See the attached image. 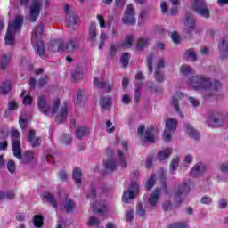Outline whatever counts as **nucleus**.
Segmentation results:
<instances>
[{"label": "nucleus", "mask_w": 228, "mask_h": 228, "mask_svg": "<svg viewBox=\"0 0 228 228\" xmlns=\"http://www.w3.org/2000/svg\"><path fill=\"white\" fill-rule=\"evenodd\" d=\"M188 85L192 90H220L222 88L220 82H211L206 77H192L189 79Z\"/></svg>", "instance_id": "2"}, {"label": "nucleus", "mask_w": 228, "mask_h": 228, "mask_svg": "<svg viewBox=\"0 0 228 228\" xmlns=\"http://www.w3.org/2000/svg\"><path fill=\"white\" fill-rule=\"evenodd\" d=\"M35 130H30L28 133V142L32 147H38L40 145V138L35 136Z\"/></svg>", "instance_id": "20"}, {"label": "nucleus", "mask_w": 228, "mask_h": 228, "mask_svg": "<svg viewBox=\"0 0 228 228\" xmlns=\"http://www.w3.org/2000/svg\"><path fill=\"white\" fill-rule=\"evenodd\" d=\"M156 183V175H152L151 178L146 183V189L151 190Z\"/></svg>", "instance_id": "40"}, {"label": "nucleus", "mask_w": 228, "mask_h": 228, "mask_svg": "<svg viewBox=\"0 0 228 228\" xmlns=\"http://www.w3.org/2000/svg\"><path fill=\"white\" fill-rule=\"evenodd\" d=\"M190 188H191V183H183V185L181 187L180 191L177 192L175 200L181 197V193H186L187 191H190Z\"/></svg>", "instance_id": "30"}, {"label": "nucleus", "mask_w": 228, "mask_h": 228, "mask_svg": "<svg viewBox=\"0 0 228 228\" xmlns=\"http://www.w3.org/2000/svg\"><path fill=\"white\" fill-rule=\"evenodd\" d=\"M22 22V16H17L12 23V21L9 22L7 33L5 35L6 45H15V35L20 31Z\"/></svg>", "instance_id": "3"}, {"label": "nucleus", "mask_w": 228, "mask_h": 228, "mask_svg": "<svg viewBox=\"0 0 228 228\" xmlns=\"http://www.w3.org/2000/svg\"><path fill=\"white\" fill-rule=\"evenodd\" d=\"M87 225L89 227H94L95 225H99V219L95 216H91L87 222Z\"/></svg>", "instance_id": "44"}, {"label": "nucleus", "mask_w": 228, "mask_h": 228, "mask_svg": "<svg viewBox=\"0 0 228 228\" xmlns=\"http://www.w3.org/2000/svg\"><path fill=\"white\" fill-rule=\"evenodd\" d=\"M96 29L95 23H91L89 27V38H91V40H95V37H97V33L95 32Z\"/></svg>", "instance_id": "31"}, {"label": "nucleus", "mask_w": 228, "mask_h": 228, "mask_svg": "<svg viewBox=\"0 0 228 228\" xmlns=\"http://www.w3.org/2000/svg\"><path fill=\"white\" fill-rule=\"evenodd\" d=\"M107 133H113L115 131V126L110 121L106 122Z\"/></svg>", "instance_id": "53"}, {"label": "nucleus", "mask_w": 228, "mask_h": 228, "mask_svg": "<svg viewBox=\"0 0 228 228\" xmlns=\"http://www.w3.org/2000/svg\"><path fill=\"white\" fill-rule=\"evenodd\" d=\"M185 28L189 33H191L195 29V20L193 18H187L185 21Z\"/></svg>", "instance_id": "27"}, {"label": "nucleus", "mask_w": 228, "mask_h": 228, "mask_svg": "<svg viewBox=\"0 0 228 228\" xmlns=\"http://www.w3.org/2000/svg\"><path fill=\"white\" fill-rule=\"evenodd\" d=\"M185 58L187 60H190V61H195V60H197V54H195V52H193V50L189 49L185 53Z\"/></svg>", "instance_id": "35"}, {"label": "nucleus", "mask_w": 228, "mask_h": 228, "mask_svg": "<svg viewBox=\"0 0 228 228\" xmlns=\"http://www.w3.org/2000/svg\"><path fill=\"white\" fill-rule=\"evenodd\" d=\"M44 199H45V200H47V202H49L50 204H52V206L53 208H56V201L54 200V198L53 197V195H51V193L49 192H45L43 194Z\"/></svg>", "instance_id": "33"}, {"label": "nucleus", "mask_w": 228, "mask_h": 228, "mask_svg": "<svg viewBox=\"0 0 228 228\" xmlns=\"http://www.w3.org/2000/svg\"><path fill=\"white\" fill-rule=\"evenodd\" d=\"M211 202H213V200H211L210 197H203L201 199V203L202 204H211Z\"/></svg>", "instance_id": "62"}, {"label": "nucleus", "mask_w": 228, "mask_h": 228, "mask_svg": "<svg viewBox=\"0 0 228 228\" xmlns=\"http://www.w3.org/2000/svg\"><path fill=\"white\" fill-rule=\"evenodd\" d=\"M219 49H228V42L226 40H224L222 44L219 45Z\"/></svg>", "instance_id": "63"}, {"label": "nucleus", "mask_w": 228, "mask_h": 228, "mask_svg": "<svg viewBox=\"0 0 228 228\" xmlns=\"http://www.w3.org/2000/svg\"><path fill=\"white\" fill-rule=\"evenodd\" d=\"M11 136L12 139V152L15 158L20 159V142L15 138H20V134L18 130L12 128L11 131Z\"/></svg>", "instance_id": "7"}, {"label": "nucleus", "mask_w": 228, "mask_h": 228, "mask_svg": "<svg viewBox=\"0 0 228 228\" xmlns=\"http://www.w3.org/2000/svg\"><path fill=\"white\" fill-rule=\"evenodd\" d=\"M133 215H134V211L129 210L126 216V219L127 222H131L133 220Z\"/></svg>", "instance_id": "60"}, {"label": "nucleus", "mask_w": 228, "mask_h": 228, "mask_svg": "<svg viewBox=\"0 0 228 228\" xmlns=\"http://www.w3.org/2000/svg\"><path fill=\"white\" fill-rule=\"evenodd\" d=\"M208 126H210V127H218V126H222V121L216 118H212L208 121Z\"/></svg>", "instance_id": "38"}, {"label": "nucleus", "mask_w": 228, "mask_h": 228, "mask_svg": "<svg viewBox=\"0 0 228 228\" xmlns=\"http://www.w3.org/2000/svg\"><path fill=\"white\" fill-rule=\"evenodd\" d=\"M108 38V37L106 36V34L104 33H101L100 35V45H99V49H102V45H104V41Z\"/></svg>", "instance_id": "52"}, {"label": "nucleus", "mask_w": 228, "mask_h": 228, "mask_svg": "<svg viewBox=\"0 0 228 228\" xmlns=\"http://www.w3.org/2000/svg\"><path fill=\"white\" fill-rule=\"evenodd\" d=\"M44 31V27L39 25L32 32V45L36 47L37 53L41 58H44V42H42V33Z\"/></svg>", "instance_id": "4"}, {"label": "nucleus", "mask_w": 228, "mask_h": 228, "mask_svg": "<svg viewBox=\"0 0 228 228\" xmlns=\"http://www.w3.org/2000/svg\"><path fill=\"white\" fill-rule=\"evenodd\" d=\"M94 85L97 88H102L103 90H107V92H110L111 88H113V86H110V84L99 80V78H94Z\"/></svg>", "instance_id": "17"}, {"label": "nucleus", "mask_w": 228, "mask_h": 228, "mask_svg": "<svg viewBox=\"0 0 228 228\" xmlns=\"http://www.w3.org/2000/svg\"><path fill=\"white\" fill-rule=\"evenodd\" d=\"M105 170H115L117 168V165H118L121 168H126L127 167V161H126V153L118 151V159L117 163L112 159L109 160H105L103 162Z\"/></svg>", "instance_id": "5"}, {"label": "nucleus", "mask_w": 228, "mask_h": 228, "mask_svg": "<svg viewBox=\"0 0 228 228\" xmlns=\"http://www.w3.org/2000/svg\"><path fill=\"white\" fill-rule=\"evenodd\" d=\"M219 168L221 172H228V163L222 164Z\"/></svg>", "instance_id": "64"}, {"label": "nucleus", "mask_w": 228, "mask_h": 228, "mask_svg": "<svg viewBox=\"0 0 228 228\" xmlns=\"http://www.w3.org/2000/svg\"><path fill=\"white\" fill-rule=\"evenodd\" d=\"M205 170H206V166H204V164H202V163L197 164L191 170V175H192V177H197L199 175H202V173Z\"/></svg>", "instance_id": "16"}, {"label": "nucleus", "mask_w": 228, "mask_h": 228, "mask_svg": "<svg viewBox=\"0 0 228 228\" xmlns=\"http://www.w3.org/2000/svg\"><path fill=\"white\" fill-rule=\"evenodd\" d=\"M21 97H23V104L25 106L31 105V102H32L33 99L31 98V95L26 94V91H23L21 93Z\"/></svg>", "instance_id": "32"}, {"label": "nucleus", "mask_w": 228, "mask_h": 228, "mask_svg": "<svg viewBox=\"0 0 228 228\" xmlns=\"http://www.w3.org/2000/svg\"><path fill=\"white\" fill-rule=\"evenodd\" d=\"M74 49H76V43L73 41L69 42L67 45V51H69V53H72Z\"/></svg>", "instance_id": "54"}, {"label": "nucleus", "mask_w": 228, "mask_h": 228, "mask_svg": "<svg viewBox=\"0 0 228 228\" xmlns=\"http://www.w3.org/2000/svg\"><path fill=\"white\" fill-rule=\"evenodd\" d=\"M64 209L68 213H70V211H72V209H74V202L70 200H66L65 205H64Z\"/></svg>", "instance_id": "42"}, {"label": "nucleus", "mask_w": 228, "mask_h": 228, "mask_svg": "<svg viewBox=\"0 0 228 228\" xmlns=\"http://www.w3.org/2000/svg\"><path fill=\"white\" fill-rule=\"evenodd\" d=\"M122 102L124 104H129V102H131V97L129 95H127V94H124L122 96Z\"/></svg>", "instance_id": "59"}, {"label": "nucleus", "mask_w": 228, "mask_h": 228, "mask_svg": "<svg viewBox=\"0 0 228 228\" xmlns=\"http://www.w3.org/2000/svg\"><path fill=\"white\" fill-rule=\"evenodd\" d=\"M7 168L9 170V172H11V174H13V172H15V162H13V160H10L7 164Z\"/></svg>", "instance_id": "50"}, {"label": "nucleus", "mask_w": 228, "mask_h": 228, "mask_svg": "<svg viewBox=\"0 0 228 228\" xmlns=\"http://www.w3.org/2000/svg\"><path fill=\"white\" fill-rule=\"evenodd\" d=\"M163 67H165V61L163 60H160L155 70V79L159 83H161V81H163L164 79L163 73H161V69H163Z\"/></svg>", "instance_id": "15"}, {"label": "nucleus", "mask_w": 228, "mask_h": 228, "mask_svg": "<svg viewBox=\"0 0 228 228\" xmlns=\"http://www.w3.org/2000/svg\"><path fill=\"white\" fill-rule=\"evenodd\" d=\"M11 60H12V55L4 54L0 61V68L6 69V67H8V65H10Z\"/></svg>", "instance_id": "26"}, {"label": "nucleus", "mask_w": 228, "mask_h": 228, "mask_svg": "<svg viewBox=\"0 0 228 228\" xmlns=\"http://www.w3.org/2000/svg\"><path fill=\"white\" fill-rule=\"evenodd\" d=\"M93 211L95 213H106L108 211V207L102 203L95 202L92 204Z\"/></svg>", "instance_id": "21"}, {"label": "nucleus", "mask_w": 228, "mask_h": 228, "mask_svg": "<svg viewBox=\"0 0 228 228\" xmlns=\"http://www.w3.org/2000/svg\"><path fill=\"white\" fill-rule=\"evenodd\" d=\"M38 110L44 115H47L48 117H53V115H56V122L61 124V122H65L67 120V103H64L60 110V100H55L53 102V108L49 107V103H47V100L45 97L39 96L37 102Z\"/></svg>", "instance_id": "1"}, {"label": "nucleus", "mask_w": 228, "mask_h": 228, "mask_svg": "<svg viewBox=\"0 0 228 228\" xmlns=\"http://www.w3.org/2000/svg\"><path fill=\"white\" fill-rule=\"evenodd\" d=\"M30 116L29 114L24 113L22 112L20 115V126L21 127V129H26V127H28V121L29 120Z\"/></svg>", "instance_id": "22"}, {"label": "nucleus", "mask_w": 228, "mask_h": 228, "mask_svg": "<svg viewBox=\"0 0 228 228\" xmlns=\"http://www.w3.org/2000/svg\"><path fill=\"white\" fill-rule=\"evenodd\" d=\"M9 110H17L19 108V103L15 100L9 101L8 103Z\"/></svg>", "instance_id": "49"}, {"label": "nucleus", "mask_w": 228, "mask_h": 228, "mask_svg": "<svg viewBox=\"0 0 228 228\" xmlns=\"http://www.w3.org/2000/svg\"><path fill=\"white\" fill-rule=\"evenodd\" d=\"M120 63L121 65H123V67H127V65L129 64V53H125L122 54Z\"/></svg>", "instance_id": "39"}, {"label": "nucleus", "mask_w": 228, "mask_h": 228, "mask_svg": "<svg viewBox=\"0 0 228 228\" xmlns=\"http://www.w3.org/2000/svg\"><path fill=\"white\" fill-rule=\"evenodd\" d=\"M171 38L175 44H179V42H181V37H179V34L175 31L171 33Z\"/></svg>", "instance_id": "48"}, {"label": "nucleus", "mask_w": 228, "mask_h": 228, "mask_svg": "<svg viewBox=\"0 0 228 228\" xmlns=\"http://www.w3.org/2000/svg\"><path fill=\"white\" fill-rule=\"evenodd\" d=\"M147 65L150 72H152V55H150L147 59Z\"/></svg>", "instance_id": "57"}, {"label": "nucleus", "mask_w": 228, "mask_h": 228, "mask_svg": "<svg viewBox=\"0 0 228 228\" xmlns=\"http://www.w3.org/2000/svg\"><path fill=\"white\" fill-rule=\"evenodd\" d=\"M191 3L192 10H194L198 15L208 19L209 9L206 6V0H191Z\"/></svg>", "instance_id": "6"}, {"label": "nucleus", "mask_w": 228, "mask_h": 228, "mask_svg": "<svg viewBox=\"0 0 228 228\" xmlns=\"http://www.w3.org/2000/svg\"><path fill=\"white\" fill-rule=\"evenodd\" d=\"M88 133H90V130L88 128L83 126L77 130L76 136H77V138H78V140H81V138H83V136H86V134H88Z\"/></svg>", "instance_id": "28"}, {"label": "nucleus", "mask_w": 228, "mask_h": 228, "mask_svg": "<svg viewBox=\"0 0 228 228\" xmlns=\"http://www.w3.org/2000/svg\"><path fill=\"white\" fill-rule=\"evenodd\" d=\"M168 228H186V224L183 223H175V224H170Z\"/></svg>", "instance_id": "56"}, {"label": "nucleus", "mask_w": 228, "mask_h": 228, "mask_svg": "<svg viewBox=\"0 0 228 228\" xmlns=\"http://www.w3.org/2000/svg\"><path fill=\"white\" fill-rule=\"evenodd\" d=\"M95 198V187L91 185V188L87 193V199H94Z\"/></svg>", "instance_id": "51"}, {"label": "nucleus", "mask_w": 228, "mask_h": 228, "mask_svg": "<svg viewBox=\"0 0 228 228\" xmlns=\"http://www.w3.org/2000/svg\"><path fill=\"white\" fill-rule=\"evenodd\" d=\"M12 90V84L10 82H5L1 84L0 86V94L4 95V94H8Z\"/></svg>", "instance_id": "29"}, {"label": "nucleus", "mask_w": 228, "mask_h": 228, "mask_svg": "<svg viewBox=\"0 0 228 228\" xmlns=\"http://www.w3.org/2000/svg\"><path fill=\"white\" fill-rule=\"evenodd\" d=\"M52 47H57V51H63V41L61 39L54 41Z\"/></svg>", "instance_id": "43"}, {"label": "nucleus", "mask_w": 228, "mask_h": 228, "mask_svg": "<svg viewBox=\"0 0 228 228\" xmlns=\"http://www.w3.org/2000/svg\"><path fill=\"white\" fill-rule=\"evenodd\" d=\"M180 71L184 76H187V74H191L193 72V69L191 68H190V66L183 65L181 67Z\"/></svg>", "instance_id": "45"}, {"label": "nucleus", "mask_w": 228, "mask_h": 228, "mask_svg": "<svg viewBox=\"0 0 228 228\" xmlns=\"http://www.w3.org/2000/svg\"><path fill=\"white\" fill-rule=\"evenodd\" d=\"M115 4L118 8H122L126 4V0H115Z\"/></svg>", "instance_id": "61"}, {"label": "nucleus", "mask_w": 228, "mask_h": 228, "mask_svg": "<svg viewBox=\"0 0 228 228\" xmlns=\"http://www.w3.org/2000/svg\"><path fill=\"white\" fill-rule=\"evenodd\" d=\"M139 185L138 183L134 182L132 183L131 186L128 190L125 191L122 196L123 202H126V204H129L131 200L136 197V193H138Z\"/></svg>", "instance_id": "9"}, {"label": "nucleus", "mask_w": 228, "mask_h": 228, "mask_svg": "<svg viewBox=\"0 0 228 228\" xmlns=\"http://www.w3.org/2000/svg\"><path fill=\"white\" fill-rule=\"evenodd\" d=\"M64 12L67 15V19H66L67 27L74 28V26L77 25L79 20L77 19V15L76 14V12L70 11V6L69 5L64 6Z\"/></svg>", "instance_id": "11"}, {"label": "nucleus", "mask_w": 228, "mask_h": 228, "mask_svg": "<svg viewBox=\"0 0 228 228\" xmlns=\"http://www.w3.org/2000/svg\"><path fill=\"white\" fill-rule=\"evenodd\" d=\"M185 131L187 134L190 136V138H194V140H199V138L200 137V134H199V132L195 130L191 125H186Z\"/></svg>", "instance_id": "18"}, {"label": "nucleus", "mask_w": 228, "mask_h": 228, "mask_svg": "<svg viewBox=\"0 0 228 228\" xmlns=\"http://www.w3.org/2000/svg\"><path fill=\"white\" fill-rule=\"evenodd\" d=\"M142 79H143V74H142V72H137L135 75V94H134V97L137 100L140 97V90L142 88Z\"/></svg>", "instance_id": "14"}, {"label": "nucleus", "mask_w": 228, "mask_h": 228, "mask_svg": "<svg viewBox=\"0 0 228 228\" xmlns=\"http://www.w3.org/2000/svg\"><path fill=\"white\" fill-rule=\"evenodd\" d=\"M100 106L102 108H110L111 106V99L110 97L101 98Z\"/></svg>", "instance_id": "34"}, {"label": "nucleus", "mask_w": 228, "mask_h": 228, "mask_svg": "<svg viewBox=\"0 0 228 228\" xmlns=\"http://www.w3.org/2000/svg\"><path fill=\"white\" fill-rule=\"evenodd\" d=\"M156 134H158V131L156 130V128H148L144 133L143 141L147 143H154L156 140Z\"/></svg>", "instance_id": "13"}, {"label": "nucleus", "mask_w": 228, "mask_h": 228, "mask_svg": "<svg viewBox=\"0 0 228 228\" xmlns=\"http://www.w3.org/2000/svg\"><path fill=\"white\" fill-rule=\"evenodd\" d=\"M122 22L124 24H129V25L135 24V22H136V20L134 19V8L133 7V5L131 4H129L126 6L125 14L122 18Z\"/></svg>", "instance_id": "12"}, {"label": "nucleus", "mask_w": 228, "mask_h": 228, "mask_svg": "<svg viewBox=\"0 0 228 228\" xmlns=\"http://www.w3.org/2000/svg\"><path fill=\"white\" fill-rule=\"evenodd\" d=\"M147 44H149V40L145 38H141L137 43V49H143V47H147Z\"/></svg>", "instance_id": "46"}, {"label": "nucleus", "mask_w": 228, "mask_h": 228, "mask_svg": "<svg viewBox=\"0 0 228 228\" xmlns=\"http://www.w3.org/2000/svg\"><path fill=\"white\" fill-rule=\"evenodd\" d=\"M179 157L174 158L171 164H170V172L171 174H174V172L175 171V168H177V167L179 166Z\"/></svg>", "instance_id": "36"}, {"label": "nucleus", "mask_w": 228, "mask_h": 228, "mask_svg": "<svg viewBox=\"0 0 228 228\" xmlns=\"http://www.w3.org/2000/svg\"><path fill=\"white\" fill-rule=\"evenodd\" d=\"M177 129V120L167 119L166 121V128L163 134V140L165 142H170L172 140V133Z\"/></svg>", "instance_id": "8"}, {"label": "nucleus", "mask_w": 228, "mask_h": 228, "mask_svg": "<svg viewBox=\"0 0 228 228\" xmlns=\"http://www.w3.org/2000/svg\"><path fill=\"white\" fill-rule=\"evenodd\" d=\"M33 158H35V155L32 151H28L23 153V156L22 151H20V159H21L22 163H29V161H33Z\"/></svg>", "instance_id": "23"}, {"label": "nucleus", "mask_w": 228, "mask_h": 228, "mask_svg": "<svg viewBox=\"0 0 228 228\" xmlns=\"http://www.w3.org/2000/svg\"><path fill=\"white\" fill-rule=\"evenodd\" d=\"M42 8V0H33L29 7V20L30 22H37L38 15H40V10Z\"/></svg>", "instance_id": "10"}, {"label": "nucleus", "mask_w": 228, "mask_h": 228, "mask_svg": "<svg viewBox=\"0 0 228 228\" xmlns=\"http://www.w3.org/2000/svg\"><path fill=\"white\" fill-rule=\"evenodd\" d=\"M82 176H83V174L81 173V169L78 167H75L73 170V179L76 184H79V183H81Z\"/></svg>", "instance_id": "25"}, {"label": "nucleus", "mask_w": 228, "mask_h": 228, "mask_svg": "<svg viewBox=\"0 0 228 228\" xmlns=\"http://www.w3.org/2000/svg\"><path fill=\"white\" fill-rule=\"evenodd\" d=\"M96 19L102 29L106 28V21L104 20V17L102 14H97Z\"/></svg>", "instance_id": "47"}, {"label": "nucleus", "mask_w": 228, "mask_h": 228, "mask_svg": "<svg viewBox=\"0 0 228 228\" xmlns=\"http://www.w3.org/2000/svg\"><path fill=\"white\" fill-rule=\"evenodd\" d=\"M170 154H172V149L170 148H166L162 151H160L158 153V159H159L160 161H163V159H167V158H168L170 156Z\"/></svg>", "instance_id": "24"}, {"label": "nucleus", "mask_w": 228, "mask_h": 228, "mask_svg": "<svg viewBox=\"0 0 228 228\" xmlns=\"http://www.w3.org/2000/svg\"><path fill=\"white\" fill-rule=\"evenodd\" d=\"M160 8L163 13H167L168 10V4H167V2H161Z\"/></svg>", "instance_id": "58"}, {"label": "nucleus", "mask_w": 228, "mask_h": 228, "mask_svg": "<svg viewBox=\"0 0 228 228\" xmlns=\"http://www.w3.org/2000/svg\"><path fill=\"white\" fill-rule=\"evenodd\" d=\"M34 224L36 227H42V225L44 224V218L42 217V216H36L34 217Z\"/></svg>", "instance_id": "41"}, {"label": "nucleus", "mask_w": 228, "mask_h": 228, "mask_svg": "<svg viewBox=\"0 0 228 228\" xmlns=\"http://www.w3.org/2000/svg\"><path fill=\"white\" fill-rule=\"evenodd\" d=\"M137 215H139V216H143V215H145V210L140 203L137 205Z\"/></svg>", "instance_id": "55"}, {"label": "nucleus", "mask_w": 228, "mask_h": 228, "mask_svg": "<svg viewBox=\"0 0 228 228\" xmlns=\"http://www.w3.org/2000/svg\"><path fill=\"white\" fill-rule=\"evenodd\" d=\"M133 36H127L122 45V47H124L125 49H128L129 47H131V45H133Z\"/></svg>", "instance_id": "37"}, {"label": "nucleus", "mask_w": 228, "mask_h": 228, "mask_svg": "<svg viewBox=\"0 0 228 228\" xmlns=\"http://www.w3.org/2000/svg\"><path fill=\"white\" fill-rule=\"evenodd\" d=\"M159 194L160 191L159 190L156 189L155 191H153L149 198V204L151 206H156V204H158L159 200Z\"/></svg>", "instance_id": "19"}]
</instances>
